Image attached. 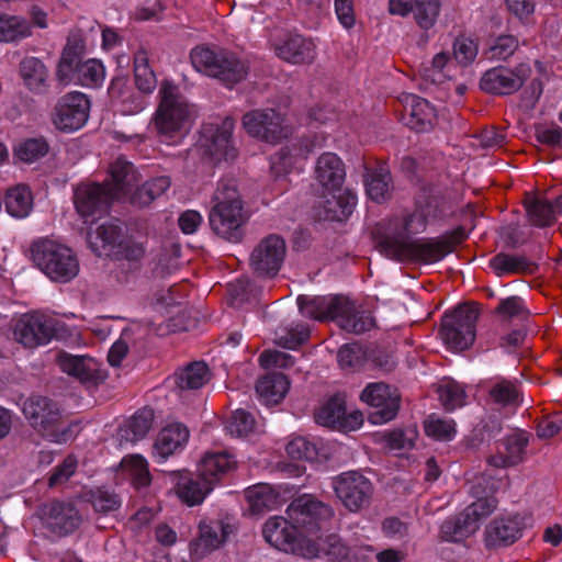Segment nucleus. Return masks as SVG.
Returning <instances> with one entry per match:
<instances>
[{"instance_id": "1", "label": "nucleus", "mask_w": 562, "mask_h": 562, "mask_svg": "<svg viewBox=\"0 0 562 562\" xmlns=\"http://www.w3.org/2000/svg\"><path fill=\"white\" fill-rule=\"evenodd\" d=\"M297 305L303 315L321 322L336 321L338 326L348 333L359 335L375 325L370 313L358 312L355 304L342 295H300Z\"/></svg>"}, {"instance_id": "2", "label": "nucleus", "mask_w": 562, "mask_h": 562, "mask_svg": "<svg viewBox=\"0 0 562 562\" xmlns=\"http://www.w3.org/2000/svg\"><path fill=\"white\" fill-rule=\"evenodd\" d=\"M467 237L463 227H458L449 236L437 239H411L386 237L379 244L380 251L397 261H417L432 263L452 252L456 245Z\"/></svg>"}, {"instance_id": "3", "label": "nucleus", "mask_w": 562, "mask_h": 562, "mask_svg": "<svg viewBox=\"0 0 562 562\" xmlns=\"http://www.w3.org/2000/svg\"><path fill=\"white\" fill-rule=\"evenodd\" d=\"M496 490L497 482L491 481L487 474L476 476L471 492L477 501L465 507L456 518L442 524V537L449 541H461L473 535L479 529L481 520L496 509L497 499L490 495Z\"/></svg>"}, {"instance_id": "4", "label": "nucleus", "mask_w": 562, "mask_h": 562, "mask_svg": "<svg viewBox=\"0 0 562 562\" xmlns=\"http://www.w3.org/2000/svg\"><path fill=\"white\" fill-rule=\"evenodd\" d=\"M159 97L160 102L153 117L158 136L165 140L182 137L194 121V105L188 102L177 86L167 80L160 86Z\"/></svg>"}, {"instance_id": "5", "label": "nucleus", "mask_w": 562, "mask_h": 562, "mask_svg": "<svg viewBox=\"0 0 562 562\" xmlns=\"http://www.w3.org/2000/svg\"><path fill=\"white\" fill-rule=\"evenodd\" d=\"M213 201L214 206L209 216L212 231L228 241H240L246 216L235 181L221 180L214 192Z\"/></svg>"}, {"instance_id": "6", "label": "nucleus", "mask_w": 562, "mask_h": 562, "mask_svg": "<svg viewBox=\"0 0 562 562\" xmlns=\"http://www.w3.org/2000/svg\"><path fill=\"white\" fill-rule=\"evenodd\" d=\"M236 460L227 452L206 453L194 476L178 483L177 493L189 506L199 505L223 476L236 469Z\"/></svg>"}, {"instance_id": "7", "label": "nucleus", "mask_w": 562, "mask_h": 562, "mask_svg": "<svg viewBox=\"0 0 562 562\" xmlns=\"http://www.w3.org/2000/svg\"><path fill=\"white\" fill-rule=\"evenodd\" d=\"M23 414L32 428L52 442L72 438V425L63 416L58 404L45 396H32L23 404Z\"/></svg>"}, {"instance_id": "8", "label": "nucleus", "mask_w": 562, "mask_h": 562, "mask_svg": "<svg viewBox=\"0 0 562 562\" xmlns=\"http://www.w3.org/2000/svg\"><path fill=\"white\" fill-rule=\"evenodd\" d=\"M190 57L198 71L229 87L244 80L248 72L246 64L228 50L198 46L192 49Z\"/></svg>"}, {"instance_id": "9", "label": "nucleus", "mask_w": 562, "mask_h": 562, "mask_svg": "<svg viewBox=\"0 0 562 562\" xmlns=\"http://www.w3.org/2000/svg\"><path fill=\"white\" fill-rule=\"evenodd\" d=\"M32 260L50 280L68 282L79 272V262L70 248L50 239L34 241Z\"/></svg>"}, {"instance_id": "10", "label": "nucleus", "mask_w": 562, "mask_h": 562, "mask_svg": "<svg viewBox=\"0 0 562 562\" xmlns=\"http://www.w3.org/2000/svg\"><path fill=\"white\" fill-rule=\"evenodd\" d=\"M479 310L474 304H460L443 315L440 335L443 342L452 350L463 351L475 339V324Z\"/></svg>"}, {"instance_id": "11", "label": "nucleus", "mask_w": 562, "mask_h": 562, "mask_svg": "<svg viewBox=\"0 0 562 562\" xmlns=\"http://www.w3.org/2000/svg\"><path fill=\"white\" fill-rule=\"evenodd\" d=\"M286 256V244L282 236L270 234L263 237L249 256V267L259 278H274Z\"/></svg>"}, {"instance_id": "12", "label": "nucleus", "mask_w": 562, "mask_h": 562, "mask_svg": "<svg viewBox=\"0 0 562 562\" xmlns=\"http://www.w3.org/2000/svg\"><path fill=\"white\" fill-rule=\"evenodd\" d=\"M114 200L116 193L104 182L80 183L74 191L76 211L85 222H93L104 215Z\"/></svg>"}, {"instance_id": "13", "label": "nucleus", "mask_w": 562, "mask_h": 562, "mask_svg": "<svg viewBox=\"0 0 562 562\" xmlns=\"http://www.w3.org/2000/svg\"><path fill=\"white\" fill-rule=\"evenodd\" d=\"M245 131L266 143L277 144L288 137L290 131L284 125L283 115L274 109H258L244 114Z\"/></svg>"}, {"instance_id": "14", "label": "nucleus", "mask_w": 562, "mask_h": 562, "mask_svg": "<svg viewBox=\"0 0 562 562\" xmlns=\"http://www.w3.org/2000/svg\"><path fill=\"white\" fill-rule=\"evenodd\" d=\"M56 333V321L40 312L25 313L15 322L13 335L25 348L48 344Z\"/></svg>"}, {"instance_id": "15", "label": "nucleus", "mask_w": 562, "mask_h": 562, "mask_svg": "<svg viewBox=\"0 0 562 562\" xmlns=\"http://www.w3.org/2000/svg\"><path fill=\"white\" fill-rule=\"evenodd\" d=\"M448 210V202L441 191L432 186L423 187L416 196V210L405 221V229L417 234L430 221L440 218Z\"/></svg>"}, {"instance_id": "16", "label": "nucleus", "mask_w": 562, "mask_h": 562, "mask_svg": "<svg viewBox=\"0 0 562 562\" xmlns=\"http://www.w3.org/2000/svg\"><path fill=\"white\" fill-rule=\"evenodd\" d=\"M336 496L350 512L369 506L373 493L371 482L358 471H348L333 480Z\"/></svg>"}, {"instance_id": "17", "label": "nucleus", "mask_w": 562, "mask_h": 562, "mask_svg": "<svg viewBox=\"0 0 562 562\" xmlns=\"http://www.w3.org/2000/svg\"><path fill=\"white\" fill-rule=\"evenodd\" d=\"M90 101L81 92H69L58 99L52 121L61 132H74L81 128L89 117Z\"/></svg>"}, {"instance_id": "18", "label": "nucleus", "mask_w": 562, "mask_h": 562, "mask_svg": "<svg viewBox=\"0 0 562 562\" xmlns=\"http://www.w3.org/2000/svg\"><path fill=\"white\" fill-rule=\"evenodd\" d=\"M360 398L370 406L368 419L371 424L381 425L397 415L401 396L383 382L367 385Z\"/></svg>"}, {"instance_id": "19", "label": "nucleus", "mask_w": 562, "mask_h": 562, "mask_svg": "<svg viewBox=\"0 0 562 562\" xmlns=\"http://www.w3.org/2000/svg\"><path fill=\"white\" fill-rule=\"evenodd\" d=\"M288 517L295 528L307 533H315L321 529V522L331 518L334 512L328 505L310 495L295 498L286 509Z\"/></svg>"}, {"instance_id": "20", "label": "nucleus", "mask_w": 562, "mask_h": 562, "mask_svg": "<svg viewBox=\"0 0 562 562\" xmlns=\"http://www.w3.org/2000/svg\"><path fill=\"white\" fill-rule=\"evenodd\" d=\"M530 74L531 68L527 64H519L513 69L505 66L494 67L483 74L480 88L493 95H509L524 86Z\"/></svg>"}, {"instance_id": "21", "label": "nucleus", "mask_w": 562, "mask_h": 562, "mask_svg": "<svg viewBox=\"0 0 562 562\" xmlns=\"http://www.w3.org/2000/svg\"><path fill=\"white\" fill-rule=\"evenodd\" d=\"M262 536L268 543L284 552L301 550L302 543L307 541L290 518L278 516L271 517L265 522Z\"/></svg>"}, {"instance_id": "22", "label": "nucleus", "mask_w": 562, "mask_h": 562, "mask_svg": "<svg viewBox=\"0 0 562 562\" xmlns=\"http://www.w3.org/2000/svg\"><path fill=\"white\" fill-rule=\"evenodd\" d=\"M234 120L225 117L221 125L204 130V154L213 161H229L237 157V150L232 144V133L234 130Z\"/></svg>"}, {"instance_id": "23", "label": "nucleus", "mask_w": 562, "mask_h": 562, "mask_svg": "<svg viewBox=\"0 0 562 562\" xmlns=\"http://www.w3.org/2000/svg\"><path fill=\"white\" fill-rule=\"evenodd\" d=\"M440 0H390L389 11L392 14L406 16L413 13L416 24L424 31L430 30L440 13Z\"/></svg>"}, {"instance_id": "24", "label": "nucleus", "mask_w": 562, "mask_h": 562, "mask_svg": "<svg viewBox=\"0 0 562 562\" xmlns=\"http://www.w3.org/2000/svg\"><path fill=\"white\" fill-rule=\"evenodd\" d=\"M58 362L65 373L78 379L81 383L97 385L106 378L100 363L89 356H72L63 352L58 356Z\"/></svg>"}, {"instance_id": "25", "label": "nucleus", "mask_w": 562, "mask_h": 562, "mask_svg": "<svg viewBox=\"0 0 562 562\" xmlns=\"http://www.w3.org/2000/svg\"><path fill=\"white\" fill-rule=\"evenodd\" d=\"M43 518L47 529L64 537L74 532L80 525L78 510L71 505L61 502H52L43 508Z\"/></svg>"}, {"instance_id": "26", "label": "nucleus", "mask_w": 562, "mask_h": 562, "mask_svg": "<svg viewBox=\"0 0 562 562\" xmlns=\"http://www.w3.org/2000/svg\"><path fill=\"white\" fill-rule=\"evenodd\" d=\"M199 530V538L190 543V550L193 555L201 559L220 548L233 532V527L222 520H210L200 522Z\"/></svg>"}, {"instance_id": "27", "label": "nucleus", "mask_w": 562, "mask_h": 562, "mask_svg": "<svg viewBox=\"0 0 562 562\" xmlns=\"http://www.w3.org/2000/svg\"><path fill=\"white\" fill-rule=\"evenodd\" d=\"M124 235L119 225L106 223L100 225L94 233L89 232L87 243L89 248L99 257H116L122 254Z\"/></svg>"}, {"instance_id": "28", "label": "nucleus", "mask_w": 562, "mask_h": 562, "mask_svg": "<svg viewBox=\"0 0 562 562\" xmlns=\"http://www.w3.org/2000/svg\"><path fill=\"white\" fill-rule=\"evenodd\" d=\"M314 177L328 192L340 191L346 179L345 164L336 154L324 153L316 160Z\"/></svg>"}, {"instance_id": "29", "label": "nucleus", "mask_w": 562, "mask_h": 562, "mask_svg": "<svg viewBox=\"0 0 562 562\" xmlns=\"http://www.w3.org/2000/svg\"><path fill=\"white\" fill-rule=\"evenodd\" d=\"M406 125L417 132H426L436 122L435 108L424 98L409 94L405 98Z\"/></svg>"}, {"instance_id": "30", "label": "nucleus", "mask_w": 562, "mask_h": 562, "mask_svg": "<svg viewBox=\"0 0 562 562\" xmlns=\"http://www.w3.org/2000/svg\"><path fill=\"white\" fill-rule=\"evenodd\" d=\"M111 181H104V184L116 193V200L132 192L138 184L140 177L134 165L123 157L116 160L110 167Z\"/></svg>"}, {"instance_id": "31", "label": "nucleus", "mask_w": 562, "mask_h": 562, "mask_svg": "<svg viewBox=\"0 0 562 562\" xmlns=\"http://www.w3.org/2000/svg\"><path fill=\"white\" fill-rule=\"evenodd\" d=\"M86 53V45L79 32H72L67 37V43L63 49L60 60L57 67V78L61 82H69L77 65L81 64V58Z\"/></svg>"}, {"instance_id": "32", "label": "nucleus", "mask_w": 562, "mask_h": 562, "mask_svg": "<svg viewBox=\"0 0 562 562\" xmlns=\"http://www.w3.org/2000/svg\"><path fill=\"white\" fill-rule=\"evenodd\" d=\"M520 535L521 525L518 518L494 519L485 529V544L490 549L509 546Z\"/></svg>"}, {"instance_id": "33", "label": "nucleus", "mask_w": 562, "mask_h": 562, "mask_svg": "<svg viewBox=\"0 0 562 562\" xmlns=\"http://www.w3.org/2000/svg\"><path fill=\"white\" fill-rule=\"evenodd\" d=\"M189 439V430L182 424H171L162 428L155 441L154 453L166 460L178 449L182 448Z\"/></svg>"}, {"instance_id": "34", "label": "nucleus", "mask_w": 562, "mask_h": 562, "mask_svg": "<svg viewBox=\"0 0 562 562\" xmlns=\"http://www.w3.org/2000/svg\"><path fill=\"white\" fill-rule=\"evenodd\" d=\"M289 387L290 381L285 374L272 372L257 381L256 392L265 405L272 406L284 398Z\"/></svg>"}, {"instance_id": "35", "label": "nucleus", "mask_w": 562, "mask_h": 562, "mask_svg": "<svg viewBox=\"0 0 562 562\" xmlns=\"http://www.w3.org/2000/svg\"><path fill=\"white\" fill-rule=\"evenodd\" d=\"M277 54L283 60L292 64L311 63L315 57V45L311 40L301 35H290L277 47Z\"/></svg>"}, {"instance_id": "36", "label": "nucleus", "mask_w": 562, "mask_h": 562, "mask_svg": "<svg viewBox=\"0 0 562 562\" xmlns=\"http://www.w3.org/2000/svg\"><path fill=\"white\" fill-rule=\"evenodd\" d=\"M19 72L24 86L33 93L46 91L48 70L44 63L33 56L24 57L19 65Z\"/></svg>"}, {"instance_id": "37", "label": "nucleus", "mask_w": 562, "mask_h": 562, "mask_svg": "<svg viewBox=\"0 0 562 562\" xmlns=\"http://www.w3.org/2000/svg\"><path fill=\"white\" fill-rule=\"evenodd\" d=\"M329 193L330 196L322 203L324 217L329 221H344L353 212L357 204L356 194L349 189Z\"/></svg>"}, {"instance_id": "38", "label": "nucleus", "mask_w": 562, "mask_h": 562, "mask_svg": "<svg viewBox=\"0 0 562 562\" xmlns=\"http://www.w3.org/2000/svg\"><path fill=\"white\" fill-rule=\"evenodd\" d=\"M364 184L368 196L376 203L385 202L392 196V176L385 166L368 172Z\"/></svg>"}, {"instance_id": "39", "label": "nucleus", "mask_w": 562, "mask_h": 562, "mask_svg": "<svg viewBox=\"0 0 562 562\" xmlns=\"http://www.w3.org/2000/svg\"><path fill=\"white\" fill-rule=\"evenodd\" d=\"M153 423L154 411L147 407L139 409L131 417L124 427L120 428V441L136 442L142 440L151 429Z\"/></svg>"}, {"instance_id": "40", "label": "nucleus", "mask_w": 562, "mask_h": 562, "mask_svg": "<svg viewBox=\"0 0 562 562\" xmlns=\"http://www.w3.org/2000/svg\"><path fill=\"white\" fill-rule=\"evenodd\" d=\"M245 498L252 514L259 515L274 508L279 503V494L265 483L245 490Z\"/></svg>"}, {"instance_id": "41", "label": "nucleus", "mask_w": 562, "mask_h": 562, "mask_svg": "<svg viewBox=\"0 0 562 562\" xmlns=\"http://www.w3.org/2000/svg\"><path fill=\"white\" fill-rule=\"evenodd\" d=\"M490 266L497 277L509 273H532L536 265L525 256L499 252L490 260Z\"/></svg>"}, {"instance_id": "42", "label": "nucleus", "mask_w": 562, "mask_h": 562, "mask_svg": "<svg viewBox=\"0 0 562 562\" xmlns=\"http://www.w3.org/2000/svg\"><path fill=\"white\" fill-rule=\"evenodd\" d=\"M210 380L205 362L194 361L175 373V383L180 390H196Z\"/></svg>"}, {"instance_id": "43", "label": "nucleus", "mask_w": 562, "mask_h": 562, "mask_svg": "<svg viewBox=\"0 0 562 562\" xmlns=\"http://www.w3.org/2000/svg\"><path fill=\"white\" fill-rule=\"evenodd\" d=\"M31 35V23L24 16L0 13V42H19Z\"/></svg>"}, {"instance_id": "44", "label": "nucleus", "mask_w": 562, "mask_h": 562, "mask_svg": "<svg viewBox=\"0 0 562 562\" xmlns=\"http://www.w3.org/2000/svg\"><path fill=\"white\" fill-rule=\"evenodd\" d=\"M109 95L113 102L122 103V111L124 113L133 114L142 111L144 108L143 99L131 92L125 77H115L112 79L109 87Z\"/></svg>"}, {"instance_id": "45", "label": "nucleus", "mask_w": 562, "mask_h": 562, "mask_svg": "<svg viewBox=\"0 0 562 562\" xmlns=\"http://www.w3.org/2000/svg\"><path fill=\"white\" fill-rule=\"evenodd\" d=\"M324 552L330 560L340 562L348 557L349 548L341 541L337 535H329L321 542L312 540L306 541L305 555L315 557Z\"/></svg>"}, {"instance_id": "46", "label": "nucleus", "mask_w": 562, "mask_h": 562, "mask_svg": "<svg viewBox=\"0 0 562 562\" xmlns=\"http://www.w3.org/2000/svg\"><path fill=\"white\" fill-rule=\"evenodd\" d=\"M4 202L8 213L18 218L29 215L33 206L32 193L29 188L24 186L9 189Z\"/></svg>"}, {"instance_id": "47", "label": "nucleus", "mask_w": 562, "mask_h": 562, "mask_svg": "<svg viewBox=\"0 0 562 562\" xmlns=\"http://www.w3.org/2000/svg\"><path fill=\"white\" fill-rule=\"evenodd\" d=\"M525 207L529 221L538 226H551L555 222L554 207L548 200L529 196L525 200Z\"/></svg>"}, {"instance_id": "48", "label": "nucleus", "mask_w": 562, "mask_h": 562, "mask_svg": "<svg viewBox=\"0 0 562 562\" xmlns=\"http://www.w3.org/2000/svg\"><path fill=\"white\" fill-rule=\"evenodd\" d=\"M345 409V400L340 395H334L315 413V420L319 425L339 429L344 426L341 420Z\"/></svg>"}, {"instance_id": "49", "label": "nucleus", "mask_w": 562, "mask_h": 562, "mask_svg": "<svg viewBox=\"0 0 562 562\" xmlns=\"http://www.w3.org/2000/svg\"><path fill=\"white\" fill-rule=\"evenodd\" d=\"M530 435L525 430H516L502 440L507 457V463L517 465L522 462Z\"/></svg>"}, {"instance_id": "50", "label": "nucleus", "mask_w": 562, "mask_h": 562, "mask_svg": "<svg viewBox=\"0 0 562 562\" xmlns=\"http://www.w3.org/2000/svg\"><path fill=\"white\" fill-rule=\"evenodd\" d=\"M76 76V80L83 87H98L104 80V67L97 59H89L77 65L71 77Z\"/></svg>"}, {"instance_id": "51", "label": "nucleus", "mask_w": 562, "mask_h": 562, "mask_svg": "<svg viewBox=\"0 0 562 562\" xmlns=\"http://www.w3.org/2000/svg\"><path fill=\"white\" fill-rule=\"evenodd\" d=\"M121 468L130 473L133 483L137 487L148 486L150 483V473L146 460L139 454L125 457L121 463Z\"/></svg>"}, {"instance_id": "52", "label": "nucleus", "mask_w": 562, "mask_h": 562, "mask_svg": "<svg viewBox=\"0 0 562 562\" xmlns=\"http://www.w3.org/2000/svg\"><path fill=\"white\" fill-rule=\"evenodd\" d=\"M231 304L239 307L244 303L256 301L260 294V289L249 279H238L227 285Z\"/></svg>"}, {"instance_id": "53", "label": "nucleus", "mask_w": 562, "mask_h": 562, "mask_svg": "<svg viewBox=\"0 0 562 562\" xmlns=\"http://www.w3.org/2000/svg\"><path fill=\"white\" fill-rule=\"evenodd\" d=\"M424 429L428 437L440 441H449L456 435V424L452 419H441L430 415L424 422Z\"/></svg>"}, {"instance_id": "54", "label": "nucleus", "mask_w": 562, "mask_h": 562, "mask_svg": "<svg viewBox=\"0 0 562 562\" xmlns=\"http://www.w3.org/2000/svg\"><path fill=\"white\" fill-rule=\"evenodd\" d=\"M256 428V419L251 413L245 409H236L228 419L225 429L236 437H246Z\"/></svg>"}, {"instance_id": "55", "label": "nucleus", "mask_w": 562, "mask_h": 562, "mask_svg": "<svg viewBox=\"0 0 562 562\" xmlns=\"http://www.w3.org/2000/svg\"><path fill=\"white\" fill-rule=\"evenodd\" d=\"M48 144L43 138H29L15 148V156L24 162H34L48 153Z\"/></svg>"}, {"instance_id": "56", "label": "nucleus", "mask_w": 562, "mask_h": 562, "mask_svg": "<svg viewBox=\"0 0 562 562\" xmlns=\"http://www.w3.org/2000/svg\"><path fill=\"white\" fill-rule=\"evenodd\" d=\"M89 502L93 509L100 514H109L121 507L120 496L113 492L103 488H97L89 492Z\"/></svg>"}, {"instance_id": "57", "label": "nucleus", "mask_w": 562, "mask_h": 562, "mask_svg": "<svg viewBox=\"0 0 562 562\" xmlns=\"http://www.w3.org/2000/svg\"><path fill=\"white\" fill-rule=\"evenodd\" d=\"M285 450L293 460L314 461L318 456L316 445L301 436L293 438L286 445Z\"/></svg>"}, {"instance_id": "58", "label": "nucleus", "mask_w": 562, "mask_h": 562, "mask_svg": "<svg viewBox=\"0 0 562 562\" xmlns=\"http://www.w3.org/2000/svg\"><path fill=\"white\" fill-rule=\"evenodd\" d=\"M438 392L439 398L447 411H453L464 405L465 392L460 384L448 382L441 385Z\"/></svg>"}, {"instance_id": "59", "label": "nucleus", "mask_w": 562, "mask_h": 562, "mask_svg": "<svg viewBox=\"0 0 562 562\" xmlns=\"http://www.w3.org/2000/svg\"><path fill=\"white\" fill-rule=\"evenodd\" d=\"M337 359L341 368H359L367 359V352L358 344H346L339 348Z\"/></svg>"}, {"instance_id": "60", "label": "nucleus", "mask_w": 562, "mask_h": 562, "mask_svg": "<svg viewBox=\"0 0 562 562\" xmlns=\"http://www.w3.org/2000/svg\"><path fill=\"white\" fill-rule=\"evenodd\" d=\"M477 44L469 37H458L453 43V56L462 66L472 64L477 55Z\"/></svg>"}, {"instance_id": "61", "label": "nucleus", "mask_w": 562, "mask_h": 562, "mask_svg": "<svg viewBox=\"0 0 562 562\" xmlns=\"http://www.w3.org/2000/svg\"><path fill=\"white\" fill-rule=\"evenodd\" d=\"M490 396L495 403L506 406L517 402L518 391L510 381L502 380L492 386Z\"/></svg>"}, {"instance_id": "62", "label": "nucleus", "mask_w": 562, "mask_h": 562, "mask_svg": "<svg viewBox=\"0 0 562 562\" xmlns=\"http://www.w3.org/2000/svg\"><path fill=\"white\" fill-rule=\"evenodd\" d=\"M518 47V40L513 35H501L490 47L492 58L507 59Z\"/></svg>"}, {"instance_id": "63", "label": "nucleus", "mask_w": 562, "mask_h": 562, "mask_svg": "<svg viewBox=\"0 0 562 562\" xmlns=\"http://www.w3.org/2000/svg\"><path fill=\"white\" fill-rule=\"evenodd\" d=\"M259 362L261 367L266 369L271 367L286 369L294 364V360L291 355L278 350H265L259 357Z\"/></svg>"}, {"instance_id": "64", "label": "nucleus", "mask_w": 562, "mask_h": 562, "mask_svg": "<svg viewBox=\"0 0 562 562\" xmlns=\"http://www.w3.org/2000/svg\"><path fill=\"white\" fill-rule=\"evenodd\" d=\"M535 136L542 144L562 147V128L558 125H538L536 126Z\"/></svg>"}]
</instances>
